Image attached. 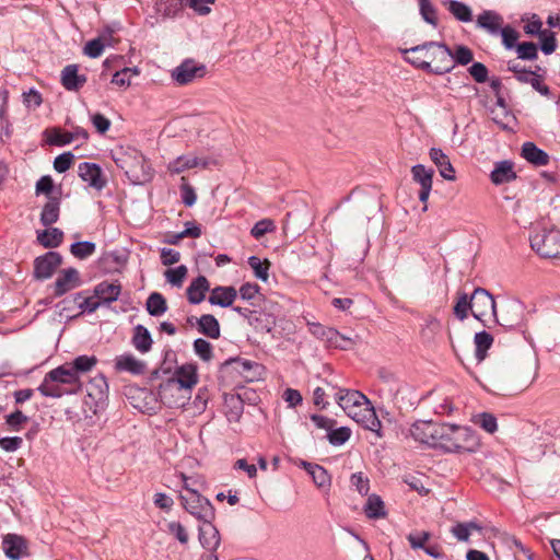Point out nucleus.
Segmentation results:
<instances>
[{
	"label": "nucleus",
	"instance_id": "nucleus-16",
	"mask_svg": "<svg viewBox=\"0 0 560 560\" xmlns=\"http://www.w3.org/2000/svg\"><path fill=\"white\" fill-rule=\"evenodd\" d=\"M523 318V305L518 301H509L502 306L500 317L497 315L495 320L503 327L514 328L520 325Z\"/></svg>",
	"mask_w": 560,
	"mask_h": 560
},
{
	"label": "nucleus",
	"instance_id": "nucleus-8",
	"mask_svg": "<svg viewBox=\"0 0 560 560\" xmlns=\"http://www.w3.org/2000/svg\"><path fill=\"white\" fill-rule=\"evenodd\" d=\"M471 306L472 316L483 324L487 316L497 317L494 299L486 289H475L471 294Z\"/></svg>",
	"mask_w": 560,
	"mask_h": 560
},
{
	"label": "nucleus",
	"instance_id": "nucleus-5",
	"mask_svg": "<svg viewBox=\"0 0 560 560\" xmlns=\"http://www.w3.org/2000/svg\"><path fill=\"white\" fill-rule=\"evenodd\" d=\"M479 447V438L467 427L450 424V431L444 439L443 450L446 452L472 453Z\"/></svg>",
	"mask_w": 560,
	"mask_h": 560
},
{
	"label": "nucleus",
	"instance_id": "nucleus-3",
	"mask_svg": "<svg viewBox=\"0 0 560 560\" xmlns=\"http://www.w3.org/2000/svg\"><path fill=\"white\" fill-rule=\"evenodd\" d=\"M115 164L136 185H143L153 177V170L145 156L135 148H119L112 152Z\"/></svg>",
	"mask_w": 560,
	"mask_h": 560
},
{
	"label": "nucleus",
	"instance_id": "nucleus-35",
	"mask_svg": "<svg viewBox=\"0 0 560 560\" xmlns=\"http://www.w3.org/2000/svg\"><path fill=\"white\" fill-rule=\"evenodd\" d=\"M152 337L150 331L142 325H137L133 329L132 345L141 353H145L152 348Z\"/></svg>",
	"mask_w": 560,
	"mask_h": 560
},
{
	"label": "nucleus",
	"instance_id": "nucleus-60",
	"mask_svg": "<svg viewBox=\"0 0 560 560\" xmlns=\"http://www.w3.org/2000/svg\"><path fill=\"white\" fill-rule=\"evenodd\" d=\"M275 229H276V226H275V223L272 220L262 219V220L258 221L257 223H255V225L253 226V229L250 231V234L255 238L259 240L265 234L272 232Z\"/></svg>",
	"mask_w": 560,
	"mask_h": 560
},
{
	"label": "nucleus",
	"instance_id": "nucleus-32",
	"mask_svg": "<svg viewBox=\"0 0 560 560\" xmlns=\"http://www.w3.org/2000/svg\"><path fill=\"white\" fill-rule=\"evenodd\" d=\"M37 242L45 248H56L63 241V232L58 228L37 231Z\"/></svg>",
	"mask_w": 560,
	"mask_h": 560
},
{
	"label": "nucleus",
	"instance_id": "nucleus-1",
	"mask_svg": "<svg viewBox=\"0 0 560 560\" xmlns=\"http://www.w3.org/2000/svg\"><path fill=\"white\" fill-rule=\"evenodd\" d=\"M96 363L94 355H79L72 362L49 371L37 389L43 396L51 398L77 394L82 387L80 374L91 371Z\"/></svg>",
	"mask_w": 560,
	"mask_h": 560
},
{
	"label": "nucleus",
	"instance_id": "nucleus-45",
	"mask_svg": "<svg viewBox=\"0 0 560 560\" xmlns=\"http://www.w3.org/2000/svg\"><path fill=\"white\" fill-rule=\"evenodd\" d=\"M448 11L453 16L460 22H470L472 20L471 9L464 2L457 0H450L447 3Z\"/></svg>",
	"mask_w": 560,
	"mask_h": 560
},
{
	"label": "nucleus",
	"instance_id": "nucleus-55",
	"mask_svg": "<svg viewBox=\"0 0 560 560\" xmlns=\"http://www.w3.org/2000/svg\"><path fill=\"white\" fill-rule=\"evenodd\" d=\"M420 13L425 22L429 24L436 26L438 25V15L436 9L431 3L430 0H419Z\"/></svg>",
	"mask_w": 560,
	"mask_h": 560
},
{
	"label": "nucleus",
	"instance_id": "nucleus-54",
	"mask_svg": "<svg viewBox=\"0 0 560 560\" xmlns=\"http://www.w3.org/2000/svg\"><path fill=\"white\" fill-rule=\"evenodd\" d=\"M474 59V54L470 48L467 46L458 45L455 49V51H452V63L455 66V63L466 66L470 63Z\"/></svg>",
	"mask_w": 560,
	"mask_h": 560
},
{
	"label": "nucleus",
	"instance_id": "nucleus-19",
	"mask_svg": "<svg viewBox=\"0 0 560 560\" xmlns=\"http://www.w3.org/2000/svg\"><path fill=\"white\" fill-rule=\"evenodd\" d=\"M115 369L118 372L142 375L145 373L147 364L132 354H121L115 359Z\"/></svg>",
	"mask_w": 560,
	"mask_h": 560
},
{
	"label": "nucleus",
	"instance_id": "nucleus-9",
	"mask_svg": "<svg viewBox=\"0 0 560 560\" xmlns=\"http://www.w3.org/2000/svg\"><path fill=\"white\" fill-rule=\"evenodd\" d=\"M197 383V365L195 363H185L177 366L173 376L166 380V387L179 386L185 394H189Z\"/></svg>",
	"mask_w": 560,
	"mask_h": 560
},
{
	"label": "nucleus",
	"instance_id": "nucleus-34",
	"mask_svg": "<svg viewBox=\"0 0 560 560\" xmlns=\"http://www.w3.org/2000/svg\"><path fill=\"white\" fill-rule=\"evenodd\" d=\"M197 325L200 334L211 339H218L220 337V324L213 315H202L197 319Z\"/></svg>",
	"mask_w": 560,
	"mask_h": 560
},
{
	"label": "nucleus",
	"instance_id": "nucleus-12",
	"mask_svg": "<svg viewBox=\"0 0 560 560\" xmlns=\"http://www.w3.org/2000/svg\"><path fill=\"white\" fill-rule=\"evenodd\" d=\"M206 75V66L197 63L192 59L184 60L172 71V79L178 85H186L191 83L195 79L203 78Z\"/></svg>",
	"mask_w": 560,
	"mask_h": 560
},
{
	"label": "nucleus",
	"instance_id": "nucleus-36",
	"mask_svg": "<svg viewBox=\"0 0 560 560\" xmlns=\"http://www.w3.org/2000/svg\"><path fill=\"white\" fill-rule=\"evenodd\" d=\"M477 24L479 27L489 31L492 34L499 32L503 24V19L500 14L493 11H485L477 19Z\"/></svg>",
	"mask_w": 560,
	"mask_h": 560
},
{
	"label": "nucleus",
	"instance_id": "nucleus-58",
	"mask_svg": "<svg viewBox=\"0 0 560 560\" xmlns=\"http://www.w3.org/2000/svg\"><path fill=\"white\" fill-rule=\"evenodd\" d=\"M517 56L524 60H534L538 57L537 46L532 42H524L516 47Z\"/></svg>",
	"mask_w": 560,
	"mask_h": 560
},
{
	"label": "nucleus",
	"instance_id": "nucleus-20",
	"mask_svg": "<svg viewBox=\"0 0 560 560\" xmlns=\"http://www.w3.org/2000/svg\"><path fill=\"white\" fill-rule=\"evenodd\" d=\"M213 521H202L199 526V541L201 546L208 550H215L220 545V534L212 524Z\"/></svg>",
	"mask_w": 560,
	"mask_h": 560
},
{
	"label": "nucleus",
	"instance_id": "nucleus-51",
	"mask_svg": "<svg viewBox=\"0 0 560 560\" xmlns=\"http://www.w3.org/2000/svg\"><path fill=\"white\" fill-rule=\"evenodd\" d=\"M194 351L202 361L206 362H209L213 357L212 345L202 338H198L194 341Z\"/></svg>",
	"mask_w": 560,
	"mask_h": 560
},
{
	"label": "nucleus",
	"instance_id": "nucleus-17",
	"mask_svg": "<svg viewBox=\"0 0 560 560\" xmlns=\"http://www.w3.org/2000/svg\"><path fill=\"white\" fill-rule=\"evenodd\" d=\"M78 172L81 179L96 190H102L107 184L102 168L95 163L83 162L79 165Z\"/></svg>",
	"mask_w": 560,
	"mask_h": 560
},
{
	"label": "nucleus",
	"instance_id": "nucleus-14",
	"mask_svg": "<svg viewBox=\"0 0 560 560\" xmlns=\"http://www.w3.org/2000/svg\"><path fill=\"white\" fill-rule=\"evenodd\" d=\"M434 171L428 168L422 164H417L411 167V175L413 182L420 185L419 200L425 203L429 199L432 189V179Z\"/></svg>",
	"mask_w": 560,
	"mask_h": 560
},
{
	"label": "nucleus",
	"instance_id": "nucleus-42",
	"mask_svg": "<svg viewBox=\"0 0 560 560\" xmlns=\"http://www.w3.org/2000/svg\"><path fill=\"white\" fill-rule=\"evenodd\" d=\"M198 167L197 156L180 155L167 165L172 174H180L186 170Z\"/></svg>",
	"mask_w": 560,
	"mask_h": 560
},
{
	"label": "nucleus",
	"instance_id": "nucleus-53",
	"mask_svg": "<svg viewBox=\"0 0 560 560\" xmlns=\"http://www.w3.org/2000/svg\"><path fill=\"white\" fill-rule=\"evenodd\" d=\"M48 135V143L52 145H66L72 142V137L69 131H61L60 129L54 128L46 130Z\"/></svg>",
	"mask_w": 560,
	"mask_h": 560
},
{
	"label": "nucleus",
	"instance_id": "nucleus-11",
	"mask_svg": "<svg viewBox=\"0 0 560 560\" xmlns=\"http://www.w3.org/2000/svg\"><path fill=\"white\" fill-rule=\"evenodd\" d=\"M348 416L351 417L355 422L361 424L364 429L375 432L378 438H382V422L378 419L375 409L369 399H366L364 405L361 404L357 410H353Z\"/></svg>",
	"mask_w": 560,
	"mask_h": 560
},
{
	"label": "nucleus",
	"instance_id": "nucleus-18",
	"mask_svg": "<svg viewBox=\"0 0 560 560\" xmlns=\"http://www.w3.org/2000/svg\"><path fill=\"white\" fill-rule=\"evenodd\" d=\"M335 398L347 415L357 410L361 404L364 405L368 399L361 392L347 388H339L335 394Z\"/></svg>",
	"mask_w": 560,
	"mask_h": 560
},
{
	"label": "nucleus",
	"instance_id": "nucleus-38",
	"mask_svg": "<svg viewBox=\"0 0 560 560\" xmlns=\"http://www.w3.org/2000/svg\"><path fill=\"white\" fill-rule=\"evenodd\" d=\"M433 421H417L410 428V435L418 442L430 445Z\"/></svg>",
	"mask_w": 560,
	"mask_h": 560
},
{
	"label": "nucleus",
	"instance_id": "nucleus-22",
	"mask_svg": "<svg viewBox=\"0 0 560 560\" xmlns=\"http://www.w3.org/2000/svg\"><path fill=\"white\" fill-rule=\"evenodd\" d=\"M430 159L439 168L440 175L446 180H455V170L450 161V158L438 148L430 150Z\"/></svg>",
	"mask_w": 560,
	"mask_h": 560
},
{
	"label": "nucleus",
	"instance_id": "nucleus-39",
	"mask_svg": "<svg viewBox=\"0 0 560 560\" xmlns=\"http://www.w3.org/2000/svg\"><path fill=\"white\" fill-rule=\"evenodd\" d=\"M145 308L151 316L158 317L167 311V303L161 293L153 292L147 300Z\"/></svg>",
	"mask_w": 560,
	"mask_h": 560
},
{
	"label": "nucleus",
	"instance_id": "nucleus-23",
	"mask_svg": "<svg viewBox=\"0 0 560 560\" xmlns=\"http://www.w3.org/2000/svg\"><path fill=\"white\" fill-rule=\"evenodd\" d=\"M237 298V291L234 287L218 285L211 290L209 303L221 307H230Z\"/></svg>",
	"mask_w": 560,
	"mask_h": 560
},
{
	"label": "nucleus",
	"instance_id": "nucleus-61",
	"mask_svg": "<svg viewBox=\"0 0 560 560\" xmlns=\"http://www.w3.org/2000/svg\"><path fill=\"white\" fill-rule=\"evenodd\" d=\"M105 47V43L102 37L94 38L88 42L83 48L86 56L91 58H97L102 55Z\"/></svg>",
	"mask_w": 560,
	"mask_h": 560
},
{
	"label": "nucleus",
	"instance_id": "nucleus-7",
	"mask_svg": "<svg viewBox=\"0 0 560 560\" xmlns=\"http://www.w3.org/2000/svg\"><path fill=\"white\" fill-rule=\"evenodd\" d=\"M262 366L259 363L241 358L229 359L221 365L222 374L236 373L245 382H254L260 376Z\"/></svg>",
	"mask_w": 560,
	"mask_h": 560
},
{
	"label": "nucleus",
	"instance_id": "nucleus-30",
	"mask_svg": "<svg viewBox=\"0 0 560 560\" xmlns=\"http://www.w3.org/2000/svg\"><path fill=\"white\" fill-rule=\"evenodd\" d=\"M522 156L536 166H544L549 163V155L533 142H525L523 144Z\"/></svg>",
	"mask_w": 560,
	"mask_h": 560
},
{
	"label": "nucleus",
	"instance_id": "nucleus-25",
	"mask_svg": "<svg viewBox=\"0 0 560 560\" xmlns=\"http://www.w3.org/2000/svg\"><path fill=\"white\" fill-rule=\"evenodd\" d=\"M184 390L179 386L166 387V381L160 384L158 395L161 401L170 407H179L183 405V400L185 399Z\"/></svg>",
	"mask_w": 560,
	"mask_h": 560
},
{
	"label": "nucleus",
	"instance_id": "nucleus-4",
	"mask_svg": "<svg viewBox=\"0 0 560 560\" xmlns=\"http://www.w3.org/2000/svg\"><path fill=\"white\" fill-rule=\"evenodd\" d=\"M180 478L184 482L183 488L185 489L186 493L180 494L179 499L185 510L195 516L199 522L213 521L215 517V512L211 502L199 493L198 488L190 487V485L187 482L188 478L184 472L180 474Z\"/></svg>",
	"mask_w": 560,
	"mask_h": 560
},
{
	"label": "nucleus",
	"instance_id": "nucleus-63",
	"mask_svg": "<svg viewBox=\"0 0 560 560\" xmlns=\"http://www.w3.org/2000/svg\"><path fill=\"white\" fill-rule=\"evenodd\" d=\"M28 421V417L25 416L21 410H15L5 418L7 424L13 431H19L21 427Z\"/></svg>",
	"mask_w": 560,
	"mask_h": 560
},
{
	"label": "nucleus",
	"instance_id": "nucleus-49",
	"mask_svg": "<svg viewBox=\"0 0 560 560\" xmlns=\"http://www.w3.org/2000/svg\"><path fill=\"white\" fill-rule=\"evenodd\" d=\"M74 302L78 304V306L82 313L83 312L93 313L101 305V302L98 301V299L95 298V295L94 296H84L83 292H79L74 295Z\"/></svg>",
	"mask_w": 560,
	"mask_h": 560
},
{
	"label": "nucleus",
	"instance_id": "nucleus-64",
	"mask_svg": "<svg viewBox=\"0 0 560 560\" xmlns=\"http://www.w3.org/2000/svg\"><path fill=\"white\" fill-rule=\"evenodd\" d=\"M541 45L540 48L544 54L550 55L552 54L557 48V40L555 37V33L544 31V35H540Z\"/></svg>",
	"mask_w": 560,
	"mask_h": 560
},
{
	"label": "nucleus",
	"instance_id": "nucleus-13",
	"mask_svg": "<svg viewBox=\"0 0 560 560\" xmlns=\"http://www.w3.org/2000/svg\"><path fill=\"white\" fill-rule=\"evenodd\" d=\"M5 556L11 560H20L28 556V545L23 536L7 534L2 540Z\"/></svg>",
	"mask_w": 560,
	"mask_h": 560
},
{
	"label": "nucleus",
	"instance_id": "nucleus-33",
	"mask_svg": "<svg viewBox=\"0 0 560 560\" xmlns=\"http://www.w3.org/2000/svg\"><path fill=\"white\" fill-rule=\"evenodd\" d=\"M225 416L230 422H237L244 411V404L240 395H226L224 398Z\"/></svg>",
	"mask_w": 560,
	"mask_h": 560
},
{
	"label": "nucleus",
	"instance_id": "nucleus-21",
	"mask_svg": "<svg viewBox=\"0 0 560 560\" xmlns=\"http://www.w3.org/2000/svg\"><path fill=\"white\" fill-rule=\"evenodd\" d=\"M86 83V77L79 74L77 65H68L61 71V84L68 91H78Z\"/></svg>",
	"mask_w": 560,
	"mask_h": 560
},
{
	"label": "nucleus",
	"instance_id": "nucleus-24",
	"mask_svg": "<svg viewBox=\"0 0 560 560\" xmlns=\"http://www.w3.org/2000/svg\"><path fill=\"white\" fill-rule=\"evenodd\" d=\"M121 285L118 281H102L94 288V295L101 303H112L118 300Z\"/></svg>",
	"mask_w": 560,
	"mask_h": 560
},
{
	"label": "nucleus",
	"instance_id": "nucleus-56",
	"mask_svg": "<svg viewBox=\"0 0 560 560\" xmlns=\"http://www.w3.org/2000/svg\"><path fill=\"white\" fill-rule=\"evenodd\" d=\"M186 275H187V267L184 265H180L176 268L167 269L165 271L166 280L175 287H180L183 284L184 279L186 278Z\"/></svg>",
	"mask_w": 560,
	"mask_h": 560
},
{
	"label": "nucleus",
	"instance_id": "nucleus-59",
	"mask_svg": "<svg viewBox=\"0 0 560 560\" xmlns=\"http://www.w3.org/2000/svg\"><path fill=\"white\" fill-rule=\"evenodd\" d=\"M476 424H479L486 432L493 433L497 431V418L488 412H482L476 417Z\"/></svg>",
	"mask_w": 560,
	"mask_h": 560
},
{
	"label": "nucleus",
	"instance_id": "nucleus-44",
	"mask_svg": "<svg viewBox=\"0 0 560 560\" xmlns=\"http://www.w3.org/2000/svg\"><path fill=\"white\" fill-rule=\"evenodd\" d=\"M186 0H159L156 11L165 18L176 16L185 4Z\"/></svg>",
	"mask_w": 560,
	"mask_h": 560
},
{
	"label": "nucleus",
	"instance_id": "nucleus-52",
	"mask_svg": "<svg viewBox=\"0 0 560 560\" xmlns=\"http://www.w3.org/2000/svg\"><path fill=\"white\" fill-rule=\"evenodd\" d=\"M350 435H351V430L347 427H341V428H338V429H330L328 431V441L330 444L335 445V446H339V445H342L345 444L349 439H350Z\"/></svg>",
	"mask_w": 560,
	"mask_h": 560
},
{
	"label": "nucleus",
	"instance_id": "nucleus-47",
	"mask_svg": "<svg viewBox=\"0 0 560 560\" xmlns=\"http://www.w3.org/2000/svg\"><path fill=\"white\" fill-rule=\"evenodd\" d=\"M450 431L448 423H432V433L430 439V446L443 448L444 439L446 438V433Z\"/></svg>",
	"mask_w": 560,
	"mask_h": 560
},
{
	"label": "nucleus",
	"instance_id": "nucleus-27",
	"mask_svg": "<svg viewBox=\"0 0 560 560\" xmlns=\"http://www.w3.org/2000/svg\"><path fill=\"white\" fill-rule=\"evenodd\" d=\"M60 197L49 196L40 212V223L50 226L59 220Z\"/></svg>",
	"mask_w": 560,
	"mask_h": 560
},
{
	"label": "nucleus",
	"instance_id": "nucleus-37",
	"mask_svg": "<svg viewBox=\"0 0 560 560\" xmlns=\"http://www.w3.org/2000/svg\"><path fill=\"white\" fill-rule=\"evenodd\" d=\"M366 517L372 520L384 518L386 516L385 504L380 495L371 494L364 505Z\"/></svg>",
	"mask_w": 560,
	"mask_h": 560
},
{
	"label": "nucleus",
	"instance_id": "nucleus-28",
	"mask_svg": "<svg viewBox=\"0 0 560 560\" xmlns=\"http://www.w3.org/2000/svg\"><path fill=\"white\" fill-rule=\"evenodd\" d=\"M232 310L240 314L242 317L248 320V324L254 326L256 329L266 330L267 332L271 331L273 327V319H266V323H262L260 319V313L255 310H250L248 307L233 306Z\"/></svg>",
	"mask_w": 560,
	"mask_h": 560
},
{
	"label": "nucleus",
	"instance_id": "nucleus-10",
	"mask_svg": "<svg viewBox=\"0 0 560 560\" xmlns=\"http://www.w3.org/2000/svg\"><path fill=\"white\" fill-rule=\"evenodd\" d=\"M62 256L58 252H47L34 260V278L47 280L52 277L58 267L62 265Z\"/></svg>",
	"mask_w": 560,
	"mask_h": 560
},
{
	"label": "nucleus",
	"instance_id": "nucleus-62",
	"mask_svg": "<svg viewBox=\"0 0 560 560\" xmlns=\"http://www.w3.org/2000/svg\"><path fill=\"white\" fill-rule=\"evenodd\" d=\"M73 160L74 155L71 152H65L55 159L54 168L58 173H65L71 167Z\"/></svg>",
	"mask_w": 560,
	"mask_h": 560
},
{
	"label": "nucleus",
	"instance_id": "nucleus-31",
	"mask_svg": "<svg viewBox=\"0 0 560 560\" xmlns=\"http://www.w3.org/2000/svg\"><path fill=\"white\" fill-rule=\"evenodd\" d=\"M302 467L311 475L313 482L318 488H329L331 478L328 471L320 465L302 462Z\"/></svg>",
	"mask_w": 560,
	"mask_h": 560
},
{
	"label": "nucleus",
	"instance_id": "nucleus-26",
	"mask_svg": "<svg viewBox=\"0 0 560 560\" xmlns=\"http://www.w3.org/2000/svg\"><path fill=\"white\" fill-rule=\"evenodd\" d=\"M210 289V283L205 276H198L188 285L186 293L189 303L199 304L205 300L206 293Z\"/></svg>",
	"mask_w": 560,
	"mask_h": 560
},
{
	"label": "nucleus",
	"instance_id": "nucleus-48",
	"mask_svg": "<svg viewBox=\"0 0 560 560\" xmlns=\"http://www.w3.org/2000/svg\"><path fill=\"white\" fill-rule=\"evenodd\" d=\"M248 265L254 270L256 278L260 279L261 281L268 280V270L270 267V262L267 259L262 261L256 256H250L248 258Z\"/></svg>",
	"mask_w": 560,
	"mask_h": 560
},
{
	"label": "nucleus",
	"instance_id": "nucleus-41",
	"mask_svg": "<svg viewBox=\"0 0 560 560\" xmlns=\"http://www.w3.org/2000/svg\"><path fill=\"white\" fill-rule=\"evenodd\" d=\"M108 392V384L103 375H97L91 380L88 386L89 396L96 400H103Z\"/></svg>",
	"mask_w": 560,
	"mask_h": 560
},
{
	"label": "nucleus",
	"instance_id": "nucleus-15",
	"mask_svg": "<svg viewBox=\"0 0 560 560\" xmlns=\"http://www.w3.org/2000/svg\"><path fill=\"white\" fill-rule=\"evenodd\" d=\"M81 284L80 273L75 268L63 269L54 283L55 296H61Z\"/></svg>",
	"mask_w": 560,
	"mask_h": 560
},
{
	"label": "nucleus",
	"instance_id": "nucleus-57",
	"mask_svg": "<svg viewBox=\"0 0 560 560\" xmlns=\"http://www.w3.org/2000/svg\"><path fill=\"white\" fill-rule=\"evenodd\" d=\"M350 483L361 495H366L370 490V480L363 472L352 474Z\"/></svg>",
	"mask_w": 560,
	"mask_h": 560
},
{
	"label": "nucleus",
	"instance_id": "nucleus-6",
	"mask_svg": "<svg viewBox=\"0 0 560 560\" xmlns=\"http://www.w3.org/2000/svg\"><path fill=\"white\" fill-rule=\"evenodd\" d=\"M530 247L542 258L560 259V231L541 229L530 236Z\"/></svg>",
	"mask_w": 560,
	"mask_h": 560
},
{
	"label": "nucleus",
	"instance_id": "nucleus-43",
	"mask_svg": "<svg viewBox=\"0 0 560 560\" xmlns=\"http://www.w3.org/2000/svg\"><path fill=\"white\" fill-rule=\"evenodd\" d=\"M471 295L469 296L465 292L457 293V301L453 307L455 317L459 320H464L468 317L469 311L471 312Z\"/></svg>",
	"mask_w": 560,
	"mask_h": 560
},
{
	"label": "nucleus",
	"instance_id": "nucleus-40",
	"mask_svg": "<svg viewBox=\"0 0 560 560\" xmlns=\"http://www.w3.org/2000/svg\"><path fill=\"white\" fill-rule=\"evenodd\" d=\"M474 341L476 346L475 357L480 363L485 360L487 350L492 346L493 337L487 331H480L475 335Z\"/></svg>",
	"mask_w": 560,
	"mask_h": 560
},
{
	"label": "nucleus",
	"instance_id": "nucleus-50",
	"mask_svg": "<svg viewBox=\"0 0 560 560\" xmlns=\"http://www.w3.org/2000/svg\"><path fill=\"white\" fill-rule=\"evenodd\" d=\"M431 538V533L427 530H416L410 534H408L407 539L410 544V547L413 550L417 549H424L425 546L429 544V540Z\"/></svg>",
	"mask_w": 560,
	"mask_h": 560
},
{
	"label": "nucleus",
	"instance_id": "nucleus-29",
	"mask_svg": "<svg viewBox=\"0 0 560 560\" xmlns=\"http://www.w3.org/2000/svg\"><path fill=\"white\" fill-rule=\"evenodd\" d=\"M491 182L494 185H502L510 183L516 178V173L513 170V163L511 161H501L495 163L493 171L490 174Z\"/></svg>",
	"mask_w": 560,
	"mask_h": 560
},
{
	"label": "nucleus",
	"instance_id": "nucleus-2",
	"mask_svg": "<svg viewBox=\"0 0 560 560\" xmlns=\"http://www.w3.org/2000/svg\"><path fill=\"white\" fill-rule=\"evenodd\" d=\"M402 54L407 62L429 73L442 75L454 69L452 50L444 43L427 42L405 49Z\"/></svg>",
	"mask_w": 560,
	"mask_h": 560
},
{
	"label": "nucleus",
	"instance_id": "nucleus-46",
	"mask_svg": "<svg viewBox=\"0 0 560 560\" xmlns=\"http://www.w3.org/2000/svg\"><path fill=\"white\" fill-rule=\"evenodd\" d=\"M95 250V243L90 241L77 242L70 246V253L78 259H85L92 256Z\"/></svg>",
	"mask_w": 560,
	"mask_h": 560
}]
</instances>
